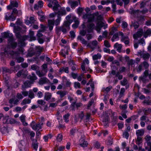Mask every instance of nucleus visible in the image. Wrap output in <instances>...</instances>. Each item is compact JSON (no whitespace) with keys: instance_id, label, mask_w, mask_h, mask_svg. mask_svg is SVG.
Returning <instances> with one entry per match:
<instances>
[{"instance_id":"1","label":"nucleus","mask_w":151,"mask_h":151,"mask_svg":"<svg viewBox=\"0 0 151 151\" xmlns=\"http://www.w3.org/2000/svg\"><path fill=\"white\" fill-rule=\"evenodd\" d=\"M18 31H19L18 29L14 31L15 33V35L17 38L18 39L19 44L21 46H23L25 45L24 41L28 39V36H22L20 32H17Z\"/></svg>"},{"instance_id":"2","label":"nucleus","mask_w":151,"mask_h":151,"mask_svg":"<svg viewBox=\"0 0 151 151\" xmlns=\"http://www.w3.org/2000/svg\"><path fill=\"white\" fill-rule=\"evenodd\" d=\"M126 68L124 66H122L119 69V72H116L115 70H112L111 73L113 75L115 76L116 77H118V78L119 80H121L123 78V76L122 75L120 74V72L122 73L125 71Z\"/></svg>"},{"instance_id":"3","label":"nucleus","mask_w":151,"mask_h":151,"mask_svg":"<svg viewBox=\"0 0 151 151\" xmlns=\"http://www.w3.org/2000/svg\"><path fill=\"white\" fill-rule=\"evenodd\" d=\"M48 6L50 8L52 7L54 11H58L60 5L57 0H50Z\"/></svg>"},{"instance_id":"4","label":"nucleus","mask_w":151,"mask_h":151,"mask_svg":"<svg viewBox=\"0 0 151 151\" xmlns=\"http://www.w3.org/2000/svg\"><path fill=\"white\" fill-rule=\"evenodd\" d=\"M31 68L33 70H36V73L39 77H42L45 76V74L42 72H41L39 70V67L36 65H32Z\"/></svg>"},{"instance_id":"5","label":"nucleus","mask_w":151,"mask_h":151,"mask_svg":"<svg viewBox=\"0 0 151 151\" xmlns=\"http://www.w3.org/2000/svg\"><path fill=\"white\" fill-rule=\"evenodd\" d=\"M5 19L6 20H11L12 21H14L16 18V16L13 14L12 13L7 12L5 14Z\"/></svg>"},{"instance_id":"6","label":"nucleus","mask_w":151,"mask_h":151,"mask_svg":"<svg viewBox=\"0 0 151 151\" xmlns=\"http://www.w3.org/2000/svg\"><path fill=\"white\" fill-rule=\"evenodd\" d=\"M8 43L9 46L12 49L15 48L17 45V42L14 41L13 38H10L8 40Z\"/></svg>"},{"instance_id":"7","label":"nucleus","mask_w":151,"mask_h":151,"mask_svg":"<svg viewBox=\"0 0 151 151\" xmlns=\"http://www.w3.org/2000/svg\"><path fill=\"white\" fill-rule=\"evenodd\" d=\"M1 35L2 37L4 38H8V39L13 38V34L12 33H10L9 31L1 33Z\"/></svg>"},{"instance_id":"8","label":"nucleus","mask_w":151,"mask_h":151,"mask_svg":"<svg viewBox=\"0 0 151 151\" xmlns=\"http://www.w3.org/2000/svg\"><path fill=\"white\" fill-rule=\"evenodd\" d=\"M98 42L96 40H93L90 43H88L87 45V47L91 48L92 50H94L96 47L98 45Z\"/></svg>"},{"instance_id":"9","label":"nucleus","mask_w":151,"mask_h":151,"mask_svg":"<svg viewBox=\"0 0 151 151\" xmlns=\"http://www.w3.org/2000/svg\"><path fill=\"white\" fill-rule=\"evenodd\" d=\"M79 145L83 147H86L87 146L88 143L85 140V137L83 135L81 136L79 140Z\"/></svg>"},{"instance_id":"10","label":"nucleus","mask_w":151,"mask_h":151,"mask_svg":"<svg viewBox=\"0 0 151 151\" xmlns=\"http://www.w3.org/2000/svg\"><path fill=\"white\" fill-rule=\"evenodd\" d=\"M35 123V122L34 121H32L30 124V126L33 129L35 130H39L41 128L42 123L41 124L39 123L33 125V123Z\"/></svg>"},{"instance_id":"11","label":"nucleus","mask_w":151,"mask_h":151,"mask_svg":"<svg viewBox=\"0 0 151 151\" xmlns=\"http://www.w3.org/2000/svg\"><path fill=\"white\" fill-rule=\"evenodd\" d=\"M50 82L49 80L46 77H43L41 78L38 81V83L40 85H43L44 84Z\"/></svg>"},{"instance_id":"12","label":"nucleus","mask_w":151,"mask_h":151,"mask_svg":"<svg viewBox=\"0 0 151 151\" xmlns=\"http://www.w3.org/2000/svg\"><path fill=\"white\" fill-rule=\"evenodd\" d=\"M95 27L94 24L92 23H89L87 25V31L89 33L92 32Z\"/></svg>"},{"instance_id":"13","label":"nucleus","mask_w":151,"mask_h":151,"mask_svg":"<svg viewBox=\"0 0 151 151\" xmlns=\"http://www.w3.org/2000/svg\"><path fill=\"white\" fill-rule=\"evenodd\" d=\"M143 34V31L142 29H139L137 33L133 35V37L134 39L141 37Z\"/></svg>"},{"instance_id":"14","label":"nucleus","mask_w":151,"mask_h":151,"mask_svg":"<svg viewBox=\"0 0 151 151\" xmlns=\"http://www.w3.org/2000/svg\"><path fill=\"white\" fill-rule=\"evenodd\" d=\"M147 145L149 147V148L147 147H146L145 149L142 148L141 147H139V151H151V142H150L147 143Z\"/></svg>"},{"instance_id":"15","label":"nucleus","mask_w":151,"mask_h":151,"mask_svg":"<svg viewBox=\"0 0 151 151\" xmlns=\"http://www.w3.org/2000/svg\"><path fill=\"white\" fill-rule=\"evenodd\" d=\"M57 17H61V16L66 14V11L65 9H61L56 12Z\"/></svg>"},{"instance_id":"16","label":"nucleus","mask_w":151,"mask_h":151,"mask_svg":"<svg viewBox=\"0 0 151 151\" xmlns=\"http://www.w3.org/2000/svg\"><path fill=\"white\" fill-rule=\"evenodd\" d=\"M78 40H80L81 43L84 45H87H87L88 43V42L85 40L83 37L81 36H78L77 38Z\"/></svg>"},{"instance_id":"17","label":"nucleus","mask_w":151,"mask_h":151,"mask_svg":"<svg viewBox=\"0 0 151 151\" xmlns=\"http://www.w3.org/2000/svg\"><path fill=\"white\" fill-rule=\"evenodd\" d=\"M31 85V83L30 81H25L23 85L22 86V89L24 91L25 90V88H28L30 87Z\"/></svg>"},{"instance_id":"18","label":"nucleus","mask_w":151,"mask_h":151,"mask_svg":"<svg viewBox=\"0 0 151 151\" xmlns=\"http://www.w3.org/2000/svg\"><path fill=\"white\" fill-rule=\"evenodd\" d=\"M145 130L142 129L136 131V134L137 136H142L144 134Z\"/></svg>"},{"instance_id":"19","label":"nucleus","mask_w":151,"mask_h":151,"mask_svg":"<svg viewBox=\"0 0 151 151\" xmlns=\"http://www.w3.org/2000/svg\"><path fill=\"white\" fill-rule=\"evenodd\" d=\"M68 3L70 5L71 7L74 9L78 5V2L77 1H69Z\"/></svg>"},{"instance_id":"20","label":"nucleus","mask_w":151,"mask_h":151,"mask_svg":"<svg viewBox=\"0 0 151 151\" xmlns=\"http://www.w3.org/2000/svg\"><path fill=\"white\" fill-rule=\"evenodd\" d=\"M13 120V119H10L8 116H5L3 118V123L4 124H12L11 121Z\"/></svg>"},{"instance_id":"21","label":"nucleus","mask_w":151,"mask_h":151,"mask_svg":"<svg viewBox=\"0 0 151 151\" xmlns=\"http://www.w3.org/2000/svg\"><path fill=\"white\" fill-rule=\"evenodd\" d=\"M72 22V21L70 22V21L68 20L65 21L63 23V26L67 28V30H69L70 29V26Z\"/></svg>"},{"instance_id":"22","label":"nucleus","mask_w":151,"mask_h":151,"mask_svg":"<svg viewBox=\"0 0 151 151\" xmlns=\"http://www.w3.org/2000/svg\"><path fill=\"white\" fill-rule=\"evenodd\" d=\"M140 56H141L145 60H148L149 58L150 55L148 53H145L142 54L141 52L139 53Z\"/></svg>"},{"instance_id":"23","label":"nucleus","mask_w":151,"mask_h":151,"mask_svg":"<svg viewBox=\"0 0 151 151\" xmlns=\"http://www.w3.org/2000/svg\"><path fill=\"white\" fill-rule=\"evenodd\" d=\"M68 93L67 91H58L57 92V94H59L60 95V97L61 99H62L63 97L65 95H66Z\"/></svg>"},{"instance_id":"24","label":"nucleus","mask_w":151,"mask_h":151,"mask_svg":"<svg viewBox=\"0 0 151 151\" xmlns=\"http://www.w3.org/2000/svg\"><path fill=\"white\" fill-rule=\"evenodd\" d=\"M122 47V45L121 44H119L118 43H116L114 45V47L115 48H116L117 50L119 52H121V50Z\"/></svg>"},{"instance_id":"25","label":"nucleus","mask_w":151,"mask_h":151,"mask_svg":"<svg viewBox=\"0 0 151 151\" xmlns=\"http://www.w3.org/2000/svg\"><path fill=\"white\" fill-rule=\"evenodd\" d=\"M25 116L24 115H22L20 117V119L23 125L24 126H27V123L25 122Z\"/></svg>"},{"instance_id":"26","label":"nucleus","mask_w":151,"mask_h":151,"mask_svg":"<svg viewBox=\"0 0 151 151\" xmlns=\"http://www.w3.org/2000/svg\"><path fill=\"white\" fill-rule=\"evenodd\" d=\"M34 32L31 30H30L29 33V35L28 36V38L29 37L30 38L31 41L35 40H36V37L34 36Z\"/></svg>"},{"instance_id":"27","label":"nucleus","mask_w":151,"mask_h":151,"mask_svg":"<svg viewBox=\"0 0 151 151\" xmlns=\"http://www.w3.org/2000/svg\"><path fill=\"white\" fill-rule=\"evenodd\" d=\"M12 13L14 15L19 16L22 15V13L21 10H18L16 8H14L13 9Z\"/></svg>"},{"instance_id":"28","label":"nucleus","mask_w":151,"mask_h":151,"mask_svg":"<svg viewBox=\"0 0 151 151\" xmlns=\"http://www.w3.org/2000/svg\"><path fill=\"white\" fill-rule=\"evenodd\" d=\"M52 96V95L50 93L47 92L45 93L44 99L47 101H48L50 99Z\"/></svg>"},{"instance_id":"29","label":"nucleus","mask_w":151,"mask_h":151,"mask_svg":"<svg viewBox=\"0 0 151 151\" xmlns=\"http://www.w3.org/2000/svg\"><path fill=\"white\" fill-rule=\"evenodd\" d=\"M130 26L131 27L133 26L135 29H137L138 28L139 24L137 22H132Z\"/></svg>"},{"instance_id":"30","label":"nucleus","mask_w":151,"mask_h":151,"mask_svg":"<svg viewBox=\"0 0 151 151\" xmlns=\"http://www.w3.org/2000/svg\"><path fill=\"white\" fill-rule=\"evenodd\" d=\"M119 40L118 33L114 34L111 39L112 42H114L115 40Z\"/></svg>"},{"instance_id":"31","label":"nucleus","mask_w":151,"mask_h":151,"mask_svg":"<svg viewBox=\"0 0 151 151\" xmlns=\"http://www.w3.org/2000/svg\"><path fill=\"white\" fill-rule=\"evenodd\" d=\"M31 100L29 99H25L23 100L21 104L22 105H25L26 104H29L31 103Z\"/></svg>"},{"instance_id":"32","label":"nucleus","mask_w":151,"mask_h":151,"mask_svg":"<svg viewBox=\"0 0 151 151\" xmlns=\"http://www.w3.org/2000/svg\"><path fill=\"white\" fill-rule=\"evenodd\" d=\"M142 141V138L141 136H137V139L136 140V143L137 145H139Z\"/></svg>"},{"instance_id":"33","label":"nucleus","mask_w":151,"mask_h":151,"mask_svg":"<svg viewBox=\"0 0 151 151\" xmlns=\"http://www.w3.org/2000/svg\"><path fill=\"white\" fill-rule=\"evenodd\" d=\"M69 68L68 67H66L65 68H62L60 69L59 71L60 72L62 73L63 72H64L66 73H69Z\"/></svg>"},{"instance_id":"34","label":"nucleus","mask_w":151,"mask_h":151,"mask_svg":"<svg viewBox=\"0 0 151 151\" xmlns=\"http://www.w3.org/2000/svg\"><path fill=\"white\" fill-rule=\"evenodd\" d=\"M151 35V29H148L147 30L146 32L144 33V37L146 38L148 36H150Z\"/></svg>"},{"instance_id":"35","label":"nucleus","mask_w":151,"mask_h":151,"mask_svg":"<svg viewBox=\"0 0 151 151\" xmlns=\"http://www.w3.org/2000/svg\"><path fill=\"white\" fill-rule=\"evenodd\" d=\"M42 71L44 72V73L43 72L44 74H45H45L47 73V65L46 64H44L42 65Z\"/></svg>"},{"instance_id":"36","label":"nucleus","mask_w":151,"mask_h":151,"mask_svg":"<svg viewBox=\"0 0 151 151\" xmlns=\"http://www.w3.org/2000/svg\"><path fill=\"white\" fill-rule=\"evenodd\" d=\"M70 115V114L68 113L63 116V119L65 122L67 123L69 121V117Z\"/></svg>"},{"instance_id":"37","label":"nucleus","mask_w":151,"mask_h":151,"mask_svg":"<svg viewBox=\"0 0 151 151\" xmlns=\"http://www.w3.org/2000/svg\"><path fill=\"white\" fill-rule=\"evenodd\" d=\"M75 23L72 25V27L74 29L77 28L79 24V22L78 20H77L75 21Z\"/></svg>"},{"instance_id":"38","label":"nucleus","mask_w":151,"mask_h":151,"mask_svg":"<svg viewBox=\"0 0 151 151\" xmlns=\"http://www.w3.org/2000/svg\"><path fill=\"white\" fill-rule=\"evenodd\" d=\"M16 60H17V61L18 63H20L23 62L24 59L23 57H17L15 58Z\"/></svg>"},{"instance_id":"39","label":"nucleus","mask_w":151,"mask_h":151,"mask_svg":"<svg viewBox=\"0 0 151 151\" xmlns=\"http://www.w3.org/2000/svg\"><path fill=\"white\" fill-rule=\"evenodd\" d=\"M101 56L100 54L98 53L96 55H94L93 56V60H96L98 59L101 58Z\"/></svg>"},{"instance_id":"40","label":"nucleus","mask_w":151,"mask_h":151,"mask_svg":"<svg viewBox=\"0 0 151 151\" xmlns=\"http://www.w3.org/2000/svg\"><path fill=\"white\" fill-rule=\"evenodd\" d=\"M62 99H61L60 100H59L58 101H57V103H50V104L49 107H51L53 108L56 107L58 105V102H60L61 101H62Z\"/></svg>"},{"instance_id":"41","label":"nucleus","mask_w":151,"mask_h":151,"mask_svg":"<svg viewBox=\"0 0 151 151\" xmlns=\"http://www.w3.org/2000/svg\"><path fill=\"white\" fill-rule=\"evenodd\" d=\"M95 17L93 15L91 16L88 18V22L90 23L93 22L94 20Z\"/></svg>"},{"instance_id":"42","label":"nucleus","mask_w":151,"mask_h":151,"mask_svg":"<svg viewBox=\"0 0 151 151\" xmlns=\"http://www.w3.org/2000/svg\"><path fill=\"white\" fill-rule=\"evenodd\" d=\"M117 27H112V29L109 33L110 35H112L117 30Z\"/></svg>"},{"instance_id":"43","label":"nucleus","mask_w":151,"mask_h":151,"mask_svg":"<svg viewBox=\"0 0 151 151\" xmlns=\"http://www.w3.org/2000/svg\"><path fill=\"white\" fill-rule=\"evenodd\" d=\"M112 88V87L111 86H109L106 87V88H103V91L104 92H105L106 93H107Z\"/></svg>"},{"instance_id":"44","label":"nucleus","mask_w":151,"mask_h":151,"mask_svg":"<svg viewBox=\"0 0 151 151\" xmlns=\"http://www.w3.org/2000/svg\"><path fill=\"white\" fill-rule=\"evenodd\" d=\"M12 5V6L13 7H18L19 5L18 4L17 1H11L10 2Z\"/></svg>"},{"instance_id":"45","label":"nucleus","mask_w":151,"mask_h":151,"mask_svg":"<svg viewBox=\"0 0 151 151\" xmlns=\"http://www.w3.org/2000/svg\"><path fill=\"white\" fill-rule=\"evenodd\" d=\"M61 31H62L64 34H66L68 31L67 30V28L64 26H61L60 27Z\"/></svg>"},{"instance_id":"46","label":"nucleus","mask_w":151,"mask_h":151,"mask_svg":"<svg viewBox=\"0 0 151 151\" xmlns=\"http://www.w3.org/2000/svg\"><path fill=\"white\" fill-rule=\"evenodd\" d=\"M28 96L29 98L31 99L34 98V94L32 91H29L28 94Z\"/></svg>"},{"instance_id":"47","label":"nucleus","mask_w":151,"mask_h":151,"mask_svg":"<svg viewBox=\"0 0 151 151\" xmlns=\"http://www.w3.org/2000/svg\"><path fill=\"white\" fill-rule=\"evenodd\" d=\"M61 20V17H57V19H56L55 22V25H58L60 24Z\"/></svg>"},{"instance_id":"48","label":"nucleus","mask_w":151,"mask_h":151,"mask_svg":"<svg viewBox=\"0 0 151 151\" xmlns=\"http://www.w3.org/2000/svg\"><path fill=\"white\" fill-rule=\"evenodd\" d=\"M127 80L124 78L123 80L121 81V85L124 86L127 84Z\"/></svg>"},{"instance_id":"49","label":"nucleus","mask_w":151,"mask_h":151,"mask_svg":"<svg viewBox=\"0 0 151 151\" xmlns=\"http://www.w3.org/2000/svg\"><path fill=\"white\" fill-rule=\"evenodd\" d=\"M19 65H17L14 66V68L13 67L11 68V69L15 73L19 69Z\"/></svg>"},{"instance_id":"50","label":"nucleus","mask_w":151,"mask_h":151,"mask_svg":"<svg viewBox=\"0 0 151 151\" xmlns=\"http://www.w3.org/2000/svg\"><path fill=\"white\" fill-rule=\"evenodd\" d=\"M141 64H142V65L143 66L145 69L147 68L149 66V64L147 62L145 61H144Z\"/></svg>"},{"instance_id":"51","label":"nucleus","mask_w":151,"mask_h":151,"mask_svg":"<svg viewBox=\"0 0 151 151\" xmlns=\"http://www.w3.org/2000/svg\"><path fill=\"white\" fill-rule=\"evenodd\" d=\"M37 103L42 106H43L45 104L46 102L42 100H39L37 101Z\"/></svg>"},{"instance_id":"52","label":"nucleus","mask_w":151,"mask_h":151,"mask_svg":"<svg viewBox=\"0 0 151 151\" xmlns=\"http://www.w3.org/2000/svg\"><path fill=\"white\" fill-rule=\"evenodd\" d=\"M63 139V135L61 134H59L57 138V140L59 142L61 141Z\"/></svg>"},{"instance_id":"53","label":"nucleus","mask_w":151,"mask_h":151,"mask_svg":"<svg viewBox=\"0 0 151 151\" xmlns=\"http://www.w3.org/2000/svg\"><path fill=\"white\" fill-rule=\"evenodd\" d=\"M76 101L73 102L71 104L70 108L72 110H75V107L76 106Z\"/></svg>"},{"instance_id":"54","label":"nucleus","mask_w":151,"mask_h":151,"mask_svg":"<svg viewBox=\"0 0 151 151\" xmlns=\"http://www.w3.org/2000/svg\"><path fill=\"white\" fill-rule=\"evenodd\" d=\"M146 78V77L145 76L140 77L139 78L140 81H142L143 83H145L147 81Z\"/></svg>"},{"instance_id":"55","label":"nucleus","mask_w":151,"mask_h":151,"mask_svg":"<svg viewBox=\"0 0 151 151\" xmlns=\"http://www.w3.org/2000/svg\"><path fill=\"white\" fill-rule=\"evenodd\" d=\"M138 43L142 45L145 44V42L144 39L142 38L138 41Z\"/></svg>"},{"instance_id":"56","label":"nucleus","mask_w":151,"mask_h":151,"mask_svg":"<svg viewBox=\"0 0 151 151\" xmlns=\"http://www.w3.org/2000/svg\"><path fill=\"white\" fill-rule=\"evenodd\" d=\"M125 91V89L124 88H121L119 93V96L120 97H122L124 95Z\"/></svg>"},{"instance_id":"57","label":"nucleus","mask_w":151,"mask_h":151,"mask_svg":"<svg viewBox=\"0 0 151 151\" xmlns=\"http://www.w3.org/2000/svg\"><path fill=\"white\" fill-rule=\"evenodd\" d=\"M104 45L105 46L107 47H111L110 43L107 40H105L104 42Z\"/></svg>"},{"instance_id":"58","label":"nucleus","mask_w":151,"mask_h":151,"mask_svg":"<svg viewBox=\"0 0 151 151\" xmlns=\"http://www.w3.org/2000/svg\"><path fill=\"white\" fill-rule=\"evenodd\" d=\"M48 25H54L55 24V20H48Z\"/></svg>"},{"instance_id":"59","label":"nucleus","mask_w":151,"mask_h":151,"mask_svg":"<svg viewBox=\"0 0 151 151\" xmlns=\"http://www.w3.org/2000/svg\"><path fill=\"white\" fill-rule=\"evenodd\" d=\"M143 104H146L147 105H151V101L149 100H145L142 102Z\"/></svg>"},{"instance_id":"60","label":"nucleus","mask_w":151,"mask_h":151,"mask_svg":"<svg viewBox=\"0 0 151 151\" xmlns=\"http://www.w3.org/2000/svg\"><path fill=\"white\" fill-rule=\"evenodd\" d=\"M86 37L87 40H89L92 38L93 35L92 34H87L86 35Z\"/></svg>"},{"instance_id":"61","label":"nucleus","mask_w":151,"mask_h":151,"mask_svg":"<svg viewBox=\"0 0 151 151\" xmlns=\"http://www.w3.org/2000/svg\"><path fill=\"white\" fill-rule=\"evenodd\" d=\"M81 84L78 82H75L74 83V87L76 88H80Z\"/></svg>"},{"instance_id":"62","label":"nucleus","mask_w":151,"mask_h":151,"mask_svg":"<svg viewBox=\"0 0 151 151\" xmlns=\"http://www.w3.org/2000/svg\"><path fill=\"white\" fill-rule=\"evenodd\" d=\"M86 31L85 30H82L80 31V34L82 36H84L86 35Z\"/></svg>"},{"instance_id":"63","label":"nucleus","mask_w":151,"mask_h":151,"mask_svg":"<svg viewBox=\"0 0 151 151\" xmlns=\"http://www.w3.org/2000/svg\"><path fill=\"white\" fill-rule=\"evenodd\" d=\"M77 130L76 129H72L70 131V134L71 135L74 136L75 133L76 132Z\"/></svg>"},{"instance_id":"64","label":"nucleus","mask_w":151,"mask_h":151,"mask_svg":"<svg viewBox=\"0 0 151 151\" xmlns=\"http://www.w3.org/2000/svg\"><path fill=\"white\" fill-rule=\"evenodd\" d=\"M122 26L123 28H125L127 27L128 24L126 22L123 21L122 22Z\"/></svg>"}]
</instances>
